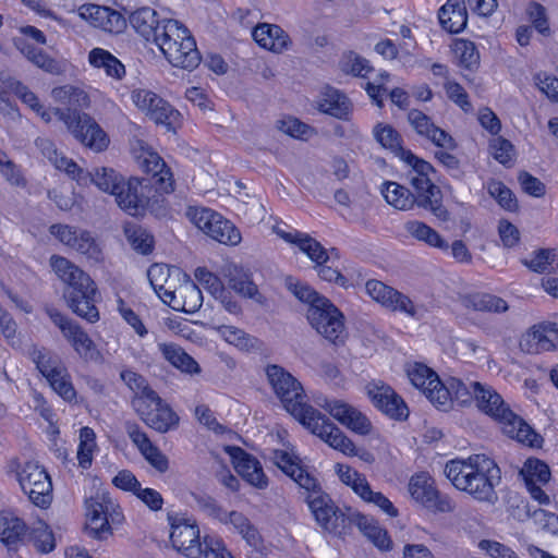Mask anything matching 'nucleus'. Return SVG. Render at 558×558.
Listing matches in <instances>:
<instances>
[{
	"instance_id": "nucleus-1",
	"label": "nucleus",
	"mask_w": 558,
	"mask_h": 558,
	"mask_svg": "<svg viewBox=\"0 0 558 558\" xmlns=\"http://www.w3.org/2000/svg\"><path fill=\"white\" fill-rule=\"evenodd\" d=\"M51 96L56 102L68 106L66 109L53 108V116L64 122L78 142L97 153L108 147L107 133L89 114L78 110L89 105L88 95L82 88L63 85L54 87Z\"/></svg>"
},
{
	"instance_id": "nucleus-2",
	"label": "nucleus",
	"mask_w": 558,
	"mask_h": 558,
	"mask_svg": "<svg viewBox=\"0 0 558 558\" xmlns=\"http://www.w3.org/2000/svg\"><path fill=\"white\" fill-rule=\"evenodd\" d=\"M444 473L457 489L468 493L475 500L489 504L497 500L494 478H500V470L485 454L451 460L446 463Z\"/></svg>"
},
{
	"instance_id": "nucleus-3",
	"label": "nucleus",
	"mask_w": 558,
	"mask_h": 558,
	"mask_svg": "<svg viewBox=\"0 0 558 558\" xmlns=\"http://www.w3.org/2000/svg\"><path fill=\"white\" fill-rule=\"evenodd\" d=\"M50 264L57 276L66 284L63 296L68 306L88 323H96L99 319L95 306L97 287L90 276L62 256H51Z\"/></svg>"
},
{
	"instance_id": "nucleus-4",
	"label": "nucleus",
	"mask_w": 558,
	"mask_h": 558,
	"mask_svg": "<svg viewBox=\"0 0 558 558\" xmlns=\"http://www.w3.org/2000/svg\"><path fill=\"white\" fill-rule=\"evenodd\" d=\"M473 387L477 408L497 421L508 437L532 448L542 447L543 437L517 415L492 386L480 383Z\"/></svg>"
},
{
	"instance_id": "nucleus-5",
	"label": "nucleus",
	"mask_w": 558,
	"mask_h": 558,
	"mask_svg": "<svg viewBox=\"0 0 558 558\" xmlns=\"http://www.w3.org/2000/svg\"><path fill=\"white\" fill-rule=\"evenodd\" d=\"M167 520L171 527L172 546L185 557L234 558L218 536L206 535L201 542L199 529L195 520L173 512L167 514Z\"/></svg>"
},
{
	"instance_id": "nucleus-6",
	"label": "nucleus",
	"mask_w": 558,
	"mask_h": 558,
	"mask_svg": "<svg viewBox=\"0 0 558 558\" xmlns=\"http://www.w3.org/2000/svg\"><path fill=\"white\" fill-rule=\"evenodd\" d=\"M267 381L283 408L299 422L307 414H316L307 403V396L302 384L284 367L268 364L265 367Z\"/></svg>"
},
{
	"instance_id": "nucleus-7",
	"label": "nucleus",
	"mask_w": 558,
	"mask_h": 558,
	"mask_svg": "<svg viewBox=\"0 0 558 558\" xmlns=\"http://www.w3.org/2000/svg\"><path fill=\"white\" fill-rule=\"evenodd\" d=\"M274 232L286 242L298 245L308 258L315 262L318 276L323 280L335 282L340 287L347 286L348 279L337 268L326 265L330 257L318 241L306 233L298 230L286 231L279 226L274 227Z\"/></svg>"
},
{
	"instance_id": "nucleus-8",
	"label": "nucleus",
	"mask_w": 558,
	"mask_h": 558,
	"mask_svg": "<svg viewBox=\"0 0 558 558\" xmlns=\"http://www.w3.org/2000/svg\"><path fill=\"white\" fill-rule=\"evenodd\" d=\"M128 192L129 199L120 201V208L130 216L143 217L147 213L156 218H165L169 215L168 202L165 197L166 192L151 185L149 181H138V185H130Z\"/></svg>"
},
{
	"instance_id": "nucleus-9",
	"label": "nucleus",
	"mask_w": 558,
	"mask_h": 558,
	"mask_svg": "<svg viewBox=\"0 0 558 558\" xmlns=\"http://www.w3.org/2000/svg\"><path fill=\"white\" fill-rule=\"evenodd\" d=\"M383 195L388 204L400 210H410L415 205L433 214L442 222L450 220V214L445 206H434L432 199L420 191L412 193L408 187L397 182L384 183Z\"/></svg>"
},
{
	"instance_id": "nucleus-10",
	"label": "nucleus",
	"mask_w": 558,
	"mask_h": 558,
	"mask_svg": "<svg viewBox=\"0 0 558 558\" xmlns=\"http://www.w3.org/2000/svg\"><path fill=\"white\" fill-rule=\"evenodd\" d=\"M311 326L327 341L341 345L345 340L342 313L327 299L326 304L307 310Z\"/></svg>"
},
{
	"instance_id": "nucleus-11",
	"label": "nucleus",
	"mask_w": 558,
	"mask_h": 558,
	"mask_svg": "<svg viewBox=\"0 0 558 558\" xmlns=\"http://www.w3.org/2000/svg\"><path fill=\"white\" fill-rule=\"evenodd\" d=\"M192 222L211 239L222 244L236 245L241 233L235 226L209 208H196L190 213Z\"/></svg>"
},
{
	"instance_id": "nucleus-12",
	"label": "nucleus",
	"mask_w": 558,
	"mask_h": 558,
	"mask_svg": "<svg viewBox=\"0 0 558 558\" xmlns=\"http://www.w3.org/2000/svg\"><path fill=\"white\" fill-rule=\"evenodd\" d=\"M400 159L411 167L407 173V179L414 191L427 195L434 206H444L442 192L430 178V174L435 173L434 167L411 150H408Z\"/></svg>"
},
{
	"instance_id": "nucleus-13",
	"label": "nucleus",
	"mask_w": 558,
	"mask_h": 558,
	"mask_svg": "<svg viewBox=\"0 0 558 558\" xmlns=\"http://www.w3.org/2000/svg\"><path fill=\"white\" fill-rule=\"evenodd\" d=\"M135 411L150 428L165 434L179 426L180 417L158 393H151L147 402L138 401Z\"/></svg>"
},
{
	"instance_id": "nucleus-14",
	"label": "nucleus",
	"mask_w": 558,
	"mask_h": 558,
	"mask_svg": "<svg viewBox=\"0 0 558 558\" xmlns=\"http://www.w3.org/2000/svg\"><path fill=\"white\" fill-rule=\"evenodd\" d=\"M49 232L62 244L86 256L88 259L95 263L104 259L102 251L89 231L69 225L54 223L50 226Z\"/></svg>"
},
{
	"instance_id": "nucleus-15",
	"label": "nucleus",
	"mask_w": 558,
	"mask_h": 558,
	"mask_svg": "<svg viewBox=\"0 0 558 558\" xmlns=\"http://www.w3.org/2000/svg\"><path fill=\"white\" fill-rule=\"evenodd\" d=\"M314 412L316 414L305 415L304 420L300 421V423L333 449H337L348 456L355 454V446L353 441L315 408Z\"/></svg>"
},
{
	"instance_id": "nucleus-16",
	"label": "nucleus",
	"mask_w": 558,
	"mask_h": 558,
	"mask_svg": "<svg viewBox=\"0 0 558 558\" xmlns=\"http://www.w3.org/2000/svg\"><path fill=\"white\" fill-rule=\"evenodd\" d=\"M305 502L307 504L317 524L325 531L333 534H341L348 527L350 514H347L337 507L326 492L308 499Z\"/></svg>"
},
{
	"instance_id": "nucleus-17",
	"label": "nucleus",
	"mask_w": 558,
	"mask_h": 558,
	"mask_svg": "<svg viewBox=\"0 0 558 558\" xmlns=\"http://www.w3.org/2000/svg\"><path fill=\"white\" fill-rule=\"evenodd\" d=\"M409 492L414 500L425 508L439 512H452L454 502L448 495L440 494L427 473L415 474L409 483Z\"/></svg>"
},
{
	"instance_id": "nucleus-18",
	"label": "nucleus",
	"mask_w": 558,
	"mask_h": 558,
	"mask_svg": "<svg viewBox=\"0 0 558 558\" xmlns=\"http://www.w3.org/2000/svg\"><path fill=\"white\" fill-rule=\"evenodd\" d=\"M373 405L395 421H405L409 409L404 400L384 381H371L365 387Z\"/></svg>"
},
{
	"instance_id": "nucleus-19",
	"label": "nucleus",
	"mask_w": 558,
	"mask_h": 558,
	"mask_svg": "<svg viewBox=\"0 0 558 558\" xmlns=\"http://www.w3.org/2000/svg\"><path fill=\"white\" fill-rule=\"evenodd\" d=\"M365 289L367 294L383 306L393 312L398 311L410 317L418 318V310L412 300L392 287L379 280L371 279L366 282Z\"/></svg>"
},
{
	"instance_id": "nucleus-20",
	"label": "nucleus",
	"mask_w": 558,
	"mask_h": 558,
	"mask_svg": "<svg viewBox=\"0 0 558 558\" xmlns=\"http://www.w3.org/2000/svg\"><path fill=\"white\" fill-rule=\"evenodd\" d=\"M89 174V182L94 183L99 190L113 195L119 207L121 198L129 199L131 192L129 193L128 190L130 185L132 187L138 185V178L125 180L114 169L108 167L95 168Z\"/></svg>"
},
{
	"instance_id": "nucleus-21",
	"label": "nucleus",
	"mask_w": 558,
	"mask_h": 558,
	"mask_svg": "<svg viewBox=\"0 0 558 558\" xmlns=\"http://www.w3.org/2000/svg\"><path fill=\"white\" fill-rule=\"evenodd\" d=\"M322 407L340 424L350 430L368 435L372 432V423L368 417L356 408L341 400H326Z\"/></svg>"
},
{
	"instance_id": "nucleus-22",
	"label": "nucleus",
	"mask_w": 558,
	"mask_h": 558,
	"mask_svg": "<svg viewBox=\"0 0 558 558\" xmlns=\"http://www.w3.org/2000/svg\"><path fill=\"white\" fill-rule=\"evenodd\" d=\"M408 121L417 135L430 141L437 147L448 150L457 148V142L445 130L435 125L432 119L418 109H411L408 112Z\"/></svg>"
},
{
	"instance_id": "nucleus-23",
	"label": "nucleus",
	"mask_w": 558,
	"mask_h": 558,
	"mask_svg": "<svg viewBox=\"0 0 558 558\" xmlns=\"http://www.w3.org/2000/svg\"><path fill=\"white\" fill-rule=\"evenodd\" d=\"M558 341V325L551 322H543L534 325L526 336L522 339L521 349L529 354H538L541 352L555 349V342Z\"/></svg>"
},
{
	"instance_id": "nucleus-24",
	"label": "nucleus",
	"mask_w": 558,
	"mask_h": 558,
	"mask_svg": "<svg viewBox=\"0 0 558 558\" xmlns=\"http://www.w3.org/2000/svg\"><path fill=\"white\" fill-rule=\"evenodd\" d=\"M165 57L173 66L189 71L196 69L202 61L196 41L191 33L183 35V39L177 45L168 43Z\"/></svg>"
},
{
	"instance_id": "nucleus-25",
	"label": "nucleus",
	"mask_w": 558,
	"mask_h": 558,
	"mask_svg": "<svg viewBox=\"0 0 558 558\" xmlns=\"http://www.w3.org/2000/svg\"><path fill=\"white\" fill-rule=\"evenodd\" d=\"M233 464L238 474L257 488L267 487L268 481L259 461L241 448H233Z\"/></svg>"
},
{
	"instance_id": "nucleus-26",
	"label": "nucleus",
	"mask_w": 558,
	"mask_h": 558,
	"mask_svg": "<svg viewBox=\"0 0 558 558\" xmlns=\"http://www.w3.org/2000/svg\"><path fill=\"white\" fill-rule=\"evenodd\" d=\"M143 170L149 178H142L138 181H149L151 185L162 190L166 193L173 192V180L170 169L167 167L162 158L156 153H147L141 162Z\"/></svg>"
},
{
	"instance_id": "nucleus-27",
	"label": "nucleus",
	"mask_w": 558,
	"mask_h": 558,
	"mask_svg": "<svg viewBox=\"0 0 558 558\" xmlns=\"http://www.w3.org/2000/svg\"><path fill=\"white\" fill-rule=\"evenodd\" d=\"M27 535L25 522L11 512H0V541L9 551H16Z\"/></svg>"
},
{
	"instance_id": "nucleus-28",
	"label": "nucleus",
	"mask_w": 558,
	"mask_h": 558,
	"mask_svg": "<svg viewBox=\"0 0 558 558\" xmlns=\"http://www.w3.org/2000/svg\"><path fill=\"white\" fill-rule=\"evenodd\" d=\"M353 523L379 550L388 551L392 548V542L387 530L383 529L378 522L362 513H350L348 526Z\"/></svg>"
},
{
	"instance_id": "nucleus-29",
	"label": "nucleus",
	"mask_w": 558,
	"mask_h": 558,
	"mask_svg": "<svg viewBox=\"0 0 558 558\" xmlns=\"http://www.w3.org/2000/svg\"><path fill=\"white\" fill-rule=\"evenodd\" d=\"M441 27L450 34H458L466 27L465 0H448L438 11Z\"/></svg>"
},
{
	"instance_id": "nucleus-30",
	"label": "nucleus",
	"mask_w": 558,
	"mask_h": 558,
	"mask_svg": "<svg viewBox=\"0 0 558 558\" xmlns=\"http://www.w3.org/2000/svg\"><path fill=\"white\" fill-rule=\"evenodd\" d=\"M85 533L98 541L107 539L112 534L108 518V507L98 501H90L87 507Z\"/></svg>"
},
{
	"instance_id": "nucleus-31",
	"label": "nucleus",
	"mask_w": 558,
	"mask_h": 558,
	"mask_svg": "<svg viewBox=\"0 0 558 558\" xmlns=\"http://www.w3.org/2000/svg\"><path fill=\"white\" fill-rule=\"evenodd\" d=\"M15 45L28 61L43 71L52 75H60L64 72L65 66L63 62L50 57L43 49L35 47L24 39H19Z\"/></svg>"
},
{
	"instance_id": "nucleus-32",
	"label": "nucleus",
	"mask_w": 558,
	"mask_h": 558,
	"mask_svg": "<svg viewBox=\"0 0 558 558\" xmlns=\"http://www.w3.org/2000/svg\"><path fill=\"white\" fill-rule=\"evenodd\" d=\"M252 35L260 47L274 52H281L287 48L289 41L288 34L280 26L275 24H258L253 29Z\"/></svg>"
},
{
	"instance_id": "nucleus-33",
	"label": "nucleus",
	"mask_w": 558,
	"mask_h": 558,
	"mask_svg": "<svg viewBox=\"0 0 558 558\" xmlns=\"http://www.w3.org/2000/svg\"><path fill=\"white\" fill-rule=\"evenodd\" d=\"M131 26L147 41H151L156 36L157 28L162 24L158 19L157 12L148 7L134 11L129 17Z\"/></svg>"
},
{
	"instance_id": "nucleus-34",
	"label": "nucleus",
	"mask_w": 558,
	"mask_h": 558,
	"mask_svg": "<svg viewBox=\"0 0 558 558\" xmlns=\"http://www.w3.org/2000/svg\"><path fill=\"white\" fill-rule=\"evenodd\" d=\"M462 304L466 308L478 312L501 314L509 310L508 303L500 296L490 293L476 292L465 295Z\"/></svg>"
},
{
	"instance_id": "nucleus-35",
	"label": "nucleus",
	"mask_w": 558,
	"mask_h": 558,
	"mask_svg": "<svg viewBox=\"0 0 558 558\" xmlns=\"http://www.w3.org/2000/svg\"><path fill=\"white\" fill-rule=\"evenodd\" d=\"M319 110L337 119H347L351 111L348 97L338 89L327 87L319 102Z\"/></svg>"
},
{
	"instance_id": "nucleus-36",
	"label": "nucleus",
	"mask_w": 558,
	"mask_h": 558,
	"mask_svg": "<svg viewBox=\"0 0 558 558\" xmlns=\"http://www.w3.org/2000/svg\"><path fill=\"white\" fill-rule=\"evenodd\" d=\"M159 349L163 357L183 373L194 375L201 373L198 363L181 347L174 343H161Z\"/></svg>"
},
{
	"instance_id": "nucleus-37",
	"label": "nucleus",
	"mask_w": 558,
	"mask_h": 558,
	"mask_svg": "<svg viewBox=\"0 0 558 558\" xmlns=\"http://www.w3.org/2000/svg\"><path fill=\"white\" fill-rule=\"evenodd\" d=\"M189 33L190 31L179 21L165 19L162 20L161 26L157 28L156 36H154L151 41L155 43L165 54L168 43L177 45L183 39V35H187Z\"/></svg>"
},
{
	"instance_id": "nucleus-38",
	"label": "nucleus",
	"mask_w": 558,
	"mask_h": 558,
	"mask_svg": "<svg viewBox=\"0 0 558 558\" xmlns=\"http://www.w3.org/2000/svg\"><path fill=\"white\" fill-rule=\"evenodd\" d=\"M64 337L85 361H95L98 359L99 351L97 350L96 344L80 325L76 324L72 327Z\"/></svg>"
},
{
	"instance_id": "nucleus-39",
	"label": "nucleus",
	"mask_w": 558,
	"mask_h": 558,
	"mask_svg": "<svg viewBox=\"0 0 558 558\" xmlns=\"http://www.w3.org/2000/svg\"><path fill=\"white\" fill-rule=\"evenodd\" d=\"M375 140L395 156L401 158L409 149L402 147V137L390 124L377 123L373 129Z\"/></svg>"
},
{
	"instance_id": "nucleus-40",
	"label": "nucleus",
	"mask_w": 558,
	"mask_h": 558,
	"mask_svg": "<svg viewBox=\"0 0 558 558\" xmlns=\"http://www.w3.org/2000/svg\"><path fill=\"white\" fill-rule=\"evenodd\" d=\"M519 475L526 485L547 484L550 480V469L546 462L537 458H529L524 461Z\"/></svg>"
},
{
	"instance_id": "nucleus-41",
	"label": "nucleus",
	"mask_w": 558,
	"mask_h": 558,
	"mask_svg": "<svg viewBox=\"0 0 558 558\" xmlns=\"http://www.w3.org/2000/svg\"><path fill=\"white\" fill-rule=\"evenodd\" d=\"M89 62L96 68H104L107 75L113 78H122L125 74L124 65L109 51L94 48L88 56Z\"/></svg>"
},
{
	"instance_id": "nucleus-42",
	"label": "nucleus",
	"mask_w": 558,
	"mask_h": 558,
	"mask_svg": "<svg viewBox=\"0 0 558 558\" xmlns=\"http://www.w3.org/2000/svg\"><path fill=\"white\" fill-rule=\"evenodd\" d=\"M404 229L409 234L418 241H423L430 246L447 250V242L440 236V234L427 226L426 223L417 220L408 221L404 225Z\"/></svg>"
},
{
	"instance_id": "nucleus-43",
	"label": "nucleus",
	"mask_w": 558,
	"mask_h": 558,
	"mask_svg": "<svg viewBox=\"0 0 558 558\" xmlns=\"http://www.w3.org/2000/svg\"><path fill=\"white\" fill-rule=\"evenodd\" d=\"M124 234L132 248L137 253L148 255L153 252L154 236L145 228L130 223L124 227Z\"/></svg>"
},
{
	"instance_id": "nucleus-44",
	"label": "nucleus",
	"mask_w": 558,
	"mask_h": 558,
	"mask_svg": "<svg viewBox=\"0 0 558 558\" xmlns=\"http://www.w3.org/2000/svg\"><path fill=\"white\" fill-rule=\"evenodd\" d=\"M229 286L239 294L253 299L258 303L264 302V296L259 293L257 286L252 281L250 275L242 269L234 268L229 276Z\"/></svg>"
},
{
	"instance_id": "nucleus-45",
	"label": "nucleus",
	"mask_w": 558,
	"mask_h": 558,
	"mask_svg": "<svg viewBox=\"0 0 558 558\" xmlns=\"http://www.w3.org/2000/svg\"><path fill=\"white\" fill-rule=\"evenodd\" d=\"M121 379L124 381L128 387L135 392V397L132 400V404L134 409L136 408L138 401L147 402L150 398L151 393H157L153 390L147 380L138 373H135L130 369L122 371L120 374Z\"/></svg>"
},
{
	"instance_id": "nucleus-46",
	"label": "nucleus",
	"mask_w": 558,
	"mask_h": 558,
	"mask_svg": "<svg viewBox=\"0 0 558 558\" xmlns=\"http://www.w3.org/2000/svg\"><path fill=\"white\" fill-rule=\"evenodd\" d=\"M29 539L34 547L43 554H48L56 547V539L52 531L49 529L47 523L40 520L31 529Z\"/></svg>"
},
{
	"instance_id": "nucleus-47",
	"label": "nucleus",
	"mask_w": 558,
	"mask_h": 558,
	"mask_svg": "<svg viewBox=\"0 0 558 558\" xmlns=\"http://www.w3.org/2000/svg\"><path fill=\"white\" fill-rule=\"evenodd\" d=\"M149 119L163 125L168 131H175L181 122V113L167 100L162 99L160 106L150 113Z\"/></svg>"
},
{
	"instance_id": "nucleus-48",
	"label": "nucleus",
	"mask_w": 558,
	"mask_h": 558,
	"mask_svg": "<svg viewBox=\"0 0 558 558\" xmlns=\"http://www.w3.org/2000/svg\"><path fill=\"white\" fill-rule=\"evenodd\" d=\"M335 470L340 481L350 486L353 492L362 498L364 495V487H369L366 477L356 470H353L351 466L341 463H337Z\"/></svg>"
},
{
	"instance_id": "nucleus-49",
	"label": "nucleus",
	"mask_w": 558,
	"mask_h": 558,
	"mask_svg": "<svg viewBox=\"0 0 558 558\" xmlns=\"http://www.w3.org/2000/svg\"><path fill=\"white\" fill-rule=\"evenodd\" d=\"M291 478L298 484L302 490L305 501L324 493L319 481L311 474L303 465L294 473Z\"/></svg>"
},
{
	"instance_id": "nucleus-50",
	"label": "nucleus",
	"mask_w": 558,
	"mask_h": 558,
	"mask_svg": "<svg viewBox=\"0 0 558 558\" xmlns=\"http://www.w3.org/2000/svg\"><path fill=\"white\" fill-rule=\"evenodd\" d=\"M46 470L35 462H26L19 473V482L25 494H32L31 486L49 478Z\"/></svg>"
},
{
	"instance_id": "nucleus-51",
	"label": "nucleus",
	"mask_w": 558,
	"mask_h": 558,
	"mask_svg": "<svg viewBox=\"0 0 558 558\" xmlns=\"http://www.w3.org/2000/svg\"><path fill=\"white\" fill-rule=\"evenodd\" d=\"M287 287L298 300L304 303H308V308H313L315 305L322 306L326 304L327 298L320 295L307 284L301 282H292V278H288Z\"/></svg>"
},
{
	"instance_id": "nucleus-52",
	"label": "nucleus",
	"mask_w": 558,
	"mask_h": 558,
	"mask_svg": "<svg viewBox=\"0 0 558 558\" xmlns=\"http://www.w3.org/2000/svg\"><path fill=\"white\" fill-rule=\"evenodd\" d=\"M487 191L502 208L509 211L518 209V202L514 194L501 181H489L487 184Z\"/></svg>"
},
{
	"instance_id": "nucleus-53",
	"label": "nucleus",
	"mask_w": 558,
	"mask_h": 558,
	"mask_svg": "<svg viewBox=\"0 0 558 558\" xmlns=\"http://www.w3.org/2000/svg\"><path fill=\"white\" fill-rule=\"evenodd\" d=\"M454 52L459 57L460 65L473 70L480 64V53L473 41L459 39L454 44Z\"/></svg>"
},
{
	"instance_id": "nucleus-54",
	"label": "nucleus",
	"mask_w": 558,
	"mask_h": 558,
	"mask_svg": "<svg viewBox=\"0 0 558 558\" xmlns=\"http://www.w3.org/2000/svg\"><path fill=\"white\" fill-rule=\"evenodd\" d=\"M430 383L434 384L426 388L424 395L435 407L446 411L452 402L450 387L445 386L439 378H435Z\"/></svg>"
},
{
	"instance_id": "nucleus-55",
	"label": "nucleus",
	"mask_w": 558,
	"mask_h": 558,
	"mask_svg": "<svg viewBox=\"0 0 558 558\" xmlns=\"http://www.w3.org/2000/svg\"><path fill=\"white\" fill-rule=\"evenodd\" d=\"M475 384H480V381H463L459 378H451L449 380V387L452 401H457L460 405H470L474 401L473 385Z\"/></svg>"
},
{
	"instance_id": "nucleus-56",
	"label": "nucleus",
	"mask_w": 558,
	"mask_h": 558,
	"mask_svg": "<svg viewBox=\"0 0 558 558\" xmlns=\"http://www.w3.org/2000/svg\"><path fill=\"white\" fill-rule=\"evenodd\" d=\"M32 360L36 364V368L47 380L53 378V374L63 366L57 357H52L44 350H34L32 352Z\"/></svg>"
},
{
	"instance_id": "nucleus-57",
	"label": "nucleus",
	"mask_w": 558,
	"mask_h": 558,
	"mask_svg": "<svg viewBox=\"0 0 558 558\" xmlns=\"http://www.w3.org/2000/svg\"><path fill=\"white\" fill-rule=\"evenodd\" d=\"M196 506L206 515L218 520L221 523H228L227 511L209 495H193Z\"/></svg>"
},
{
	"instance_id": "nucleus-58",
	"label": "nucleus",
	"mask_w": 558,
	"mask_h": 558,
	"mask_svg": "<svg viewBox=\"0 0 558 558\" xmlns=\"http://www.w3.org/2000/svg\"><path fill=\"white\" fill-rule=\"evenodd\" d=\"M48 381L51 388L65 401H72L76 397L75 389L64 366L58 369L53 374V378H49Z\"/></svg>"
},
{
	"instance_id": "nucleus-59",
	"label": "nucleus",
	"mask_w": 558,
	"mask_h": 558,
	"mask_svg": "<svg viewBox=\"0 0 558 558\" xmlns=\"http://www.w3.org/2000/svg\"><path fill=\"white\" fill-rule=\"evenodd\" d=\"M408 377L414 387L421 389L423 393L426 388H429L434 383H430L435 378H439L438 375L428 366L415 363L409 371Z\"/></svg>"
},
{
	"instance_id": "nucleus-60",
	"label": "nucleus",
	"mask_w": 558,
	"mask_h": 558,
	"mask_svg": "<svg viewBox=\"0 0 558 558\" xmlns=\"http://www.w3.org/2000/svg\"><path fill=\"white\" fill-rule=\"evenodd\" d=\"M132 100L149 118L150 113L160 106L162 98L148 89H135L132 92Z\"/></svg>"
},
{
	"instance_id": "nucleus-61",
	"label": "nucleus",
	"mask_w": 558,
	"mask_h": 558,
	"mask_svg": "<svg viewBox=\"0 0 558 558\" xmlns=\"http://www.w3.org/2000/svg\"><path fill=\"white\" fill-rule=\"evenodd\" d=\"M194 276L196 280L204 286L208 292L218 298V295L223 294V284L221 280L211 271H209L205 267H198L195 269Z\"/></svg>"
},
{
	"instance_id": "nucleus-62",
	"label": "nucleus",
	"mask_w": 558,
	"mask_h": 558,
	"mask_svg": "<svg viewBox=\"0 0 558 558\" xmlns=\"http://www.w3.org/2000/svg\"><path fill=\"white\" fill-rule=\"evenodd\" d=\"M54 167L63 170L71 179L75 180L78 184L86 185L89 183L90 172L85 171L78 165L64 156H61Z\"/></svg>"
},
{
	"instance_id": "nucleus-63",
	"label": "nucleus",
	"mask_w": 558,
	"mask_h": 558,
	"mask_svg": "<svg viewBox=\"0 0 558 558\" xmlns=\"http://www.w3.org/2000/svg\"><path fill=\"white\" fill-rule=\"evenodd\" d=\"M31 489L32 494L26 495L34 505L40 508H46L50 505L52 499V484L50 477L31 486Z\"/></svg>"
},
{
	"instance_id": "nucleus-64",
	"label": "nucleus",
	"mask_w": 558,
	"mask_h": 558,
	"mask_svg": "<svg viewBox=\"0 0 558 558\" xmlns=\"http://www.w3.org/2000/svg\"><path fill=\"white\" fill-rule=\"evenodd\" d=\"M494 158L502 163L504 166H510L512 163L513 145L510 141L497 137L490 142L489 145Z\"/></svg>"
}]
</instances>
